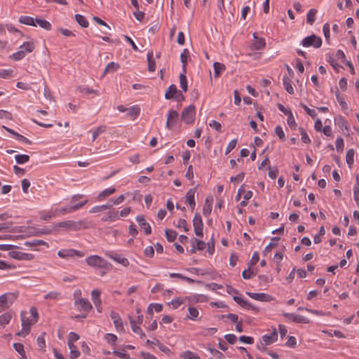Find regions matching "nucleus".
<instances>
[{
    "instance_id": "obj_1",
    "label": "nucleus",
    "mask_w": 359,
    "mask_h": 359,
    "mask_svg": "<svg viewBox=\"0 0 359 359\" xmlns=\"http://www.w3.org/2000/svg\"><path fill=\"white\" fill-rule=\"evenodd\" d=\"M29 311V317H27V312H21L20 316L22 320V330L17 333L18 336H22L25 337L26 335H27L30 332L32 325H33L38 321L39 314L37 309L35 307H32Z\"/></svg>"
},
{
    "instance_id": "obj_2",
    "label": "nucleus",
    "mask_w": 359,
    "mask_h": 359,
    "mask_svg": "<svg viewBox=\"0 0 359 359\" xmlns=\"http://www.w3.org/2000/svg\"><path fill=\"white\" fill-rule=\"evenodd\" d=\"M88 227V226L84 220H80L79 222L67 220L57 222L55 224V228H62L67 231H79L81 229H86Z\"/></svg>"
},
{
    "instance_id": "obj_3",
    "label": "nucleus",
    "mask_w": 359,
    "mask_h": 359,
    "mask_svg": "<svg viewBox=\"0 0 359 359\" xmlns=\"http://www.w3.org/2000/svg\"><path fill=\"white\" fill-rule=\"evenodd\" d=\"M34 48L35 45L32 41L25 42L19 47V50L10 55L9 57L15 61L21 60L27 54L32 53Z\"/></svg>"
},
{
    "instance_id": "obj_4",
    "label": "nucleus",
    "mask_w": 359,
    "mask_h": 359,
    "mask_svg": "<svg viewBox=\"0 0 359 359\" xmlns=\"http://www.w3.org/2000/svg\"><path fill=\"white\" fill-rule=\"evenodd\" d=\"M86 264L92 267L108 269L109 264L102 257L98 255H90L86 259Z\"/></svg>"
},
{
    "instance_id": "obj_5",
    "label": "nucleus",
    "mask_w": 359,
    "mask_h": 359,
    "mask_svg": "<svg viewBox=\"0 0 359 359\" xmlns=\"http://www.w3.org/2000/svg\"><path fill=\"white\" fill-rule=\"evenodd\" d=\"M18 294L14 292L5 293L0 296V308L4 310L10 307L16 300Z\"/></svg>"
},
{
    "instance_id": "obj_6",
    "label": "nucleus",
    "mask_w": 359,
    "mask_h": 359,
    "mask_svg": "<svg viewBox=\"0 0 359 359\" xmlns=\"http://www.w3.org/2000/svg\"><path fill=\"white\" fill-rule=\"evenodd\" d=\"M322 43L321 38L315 34L306 36L302 41V45L305 48L313 46L315 48H318L322 46Z\"/></svg>"
},
{
    "instance_id": "obj_7",
    "label": "nucleus",
    "mask_w": 359,
    "mask_h": 359,
    "mask_svg": "<svg viewBox=\"0 0 359 359\" xmlns=\"http://www.w3.org/2000/svg\"><path fill=\"white\" fill-rule=\"evenodd\" d=\"M195 109V106L193 104L187 107L182 112L181 117L182 121L187 124L193 123L196 114Z\"/></svg>"
},
{
    "instance_id": "obj_8",
    "label": "nucleus",
    "mask_w": 359,
    "mask_h": 359,
    "mask_svg": "<svg viewBox=\"0 0 359 359\" xmlns=\"http://www.w3.org/2000/svg\"><path fill=\"white\" fill-rule=\"evenodd\" d=\"M85 252L74 249H62L57 252V255L60 258L66 259L68 257H73L77 256L79 257H83L85 256Z\"/></svg>"
},
{
    "instance_id": "obj_9",
    "label": "nucleus",
    "mask_w": 359,
    "mask_h": 359,
    "mask_svg": "<svg viewBox=\"0 0 359 359\" xmlns=\"http://www.w3.org/2000/svg\"><path fill=\"white\" fill-rule=\"evenodd\" d=\"M88 201L81 202L69 207H63L62 208L56 209L55 212L57 214L65 215L66 213H71L75 210L81 208L87 203Z\"/></svg>"
},
{
    "instance_id": "obj_10",
    "label": "nucleus",
    "mask_w": 359,
    "mask_h": 359,
    "mask_svg": "<svg viewBox=\"0 0 359 359\" xmlns=\"http://www.w3.org/2000/svg\"><path fill=\"white\" fill-rule=\"evenodd\" d=\"M74 305L79 306V309L80 311H83L86 313H88L93 309L90 302L86 298H79L76 299Z\"/></svg>"
},
{
    "instance_id": "obj_11",
    "label": "nucleus",
    "mask_w": 359,
    "mask_h": 359,
    "mask_svg": "<svg viewBox=\"0 0 359 359\" xmlns=\"http://www.w3.org/2000/svg\"><path fill=\"white\" fill-rule=\"evenodd\" d=\"M9 256L18 260H32L34 256L30 253H25L19 251H11Z\"/></svg>"
},
{
    "instance_id": "obj_12",
    "label": "nucleus",
    "mask_w": 359,
    "mask_h": 359,
    "mask_svg": "<svg viewBox=\"0 0 359 359\" xmlns=\"http://www.w3.org/2000/svg\"><path fill=\"white\" fill-rule=\"evenodd\" d=\"M106 256H107L108 257L111 258V259L114 260L115 262L122 264L123 266H127L129 265V262L128 260L125 258V257H123L121 255L119 254H117V253H114L113 252H111V251H108L105 253Z\"/></svg>"
},
{
    "instance_id": "obj_13",
    "label": "nucleus",
    "mask_w": 359,
    "mask_h": 359,
    "mask_svg": "<svg viewBox=\"0 0 359 359\" xmlns=\"http://www.w3.org/2000/svg\"><path fill=\"white\" fill-rule=\"evenodd\" d=\"M283 316L297 323H309V320L304 316L295 313H284Z\"/></svg>"
},
{
    "instance_id": "obj_14",
    "label": "nucleus",
    "mask_w": 359,
    "mask_h": 359,
    "mask_svg": "<svg viewBox=\"0 0 359 359\" xmlns=\"http://www.w3.org/2000/svg\"><path fill=\"white\" fill-rule=\"evenodd\" d=\"M136 221L138 222L140 226L144 229L146 235H149L151 233V229L149 223L144 219V215H138L136 217Z\"/></svg>"
},
{
    "instance_id": "obj_15",
    "label": "nucleus",
    "mask_w": 359,
    "mask_h": 359,
    "mask_svg": "<svg viewBox=\"0 0 359 359\" xmlns=\"http://www.w3.org/2000/svg\"><path fill=\"white\" fill-rule=\"evenodd\" d=\"M196 190V187L190 189L186 194L185 198L186 201L189 203L191 210L193 211L196 206V202L194 199V195Z\"/></svg>"
},
{
    "instance_id": "obj_16",
    "label": "nucleus",
    "mask_w": 359,
    "mask_h": 359,
    "mask_svg": "<svg viewBox=\"0 0 359 359\" xmlns=\"http://www.w3.org/2000/svg\"><path fill=\"white\" fill-rule=\"evenodd\" d=\"M110 317L113 320L114 324L117 331H122L123 330V325L121 318H120L118 313L111 311Z\"/></svg>"
},
{
    "instance_id": "obj_17",
    "label": "nucleus",
    "mask_w": 359,
    "mask_h": 359,
    "mask_svg": "<svg viewBox=\"0 0 359 359\" xmlns=\"http://www.w3.org/2000/svg\"><path fill=\"white\" fill-rule=\"evenodd\" d=\"M262 340L265 345L271 344L278 340V332L276 329H273L270 334H264L262 336Z\"/></svg>"
},
{
    "instance_id": "obj_18",
    "label": "nucleus",
    "mask_w": 359,
    "mask_h": 359,
    "mask_svg": "<svg viewBox=\"0 0 359 359\" xmlns=\"http://www.w3.org/2000/svg\"><path fill=\"white\" fill-rule=\"evenodd\" d=\"M213 202L212 196H208L205 200V203L203 208V213L205 217L210 215L212 211V205Z\"/></svg>"
},
{
    "instance_id": "obj_19",
    "label": "nucleus",
    "mask_w": 359,
    "mask_h": 359,
    "mask_svg": "<svg viewBox=\"0 0 359 359\" xmlns=\"http://www.w3.org/2000/svg\"><path fill=\"white\" fill-rule=\"evenodd\" d=\"M140 114V108L137 105H134L128 108L126 115L130 116L131 120H135Z\"/></svg>"
},
{
    "instance_id": "obj_20",
    "label": "nucleus",
    "mask_w": 359,
    "mask_h": 359,
    "mask_svg": "<svg viewBox=\"0 0 359 359\" xmlns=\"http://www.w3.org/2000/svg\"><path fill=\"white\" fill-rule=\"evenodd\" d=\"M190 57L189 51L188 49L184 48L180 55V60L182 64V71L187 72V65L188 59Z\"/></svg>"
},
{
    "instance_id": "obj_21",
    "label": "nucleus",
    "mask_w": 359,
    "mask_h": 359,
    "mask_svg": "<svg viewBox=\"0 0 359 359\" xmlns=\"http://www.w3.org/2000/svg\"><path fill=\"white\" fill-rule=\"evenodd\" d=\"M147 63H148V70L150 72H154L156 69V61L154 58V53L152 51H149L147 53Z\"/></svg>"
},
{
    "instance_id": "obj_22",
    "label": "nucleus",
    "mask_w": 359,
    "mask_h": 359,
    "mask_svg": "<svg viewBox=\"0 0 359 359\" xmlns=\"http://www.w3.org/2000/svg\"><path fill=\"white\" fill-rule=\"evenodd\" d=\"M253 37L255 41L253 43L255 50H262L266 46L265 39L264 38H259L257 36L256 33L253 34Z\"/></svg>"
},
{
    "instance_id": "obj_23",
    "label": "nucleus",
    "mask_w": 359,
    "mask_h": 359,
    "mask_svg": "<svg viewBox=\"0 0 359 359\" xmlns=\"http://www.w3.org/2000/svg\"><path fill=\"white\" fill-rule=\"evenodd\" d=\"M100 291L99 290H93L91 292L92 300L95 306V307H100L102 304V301L100 299Z\"/></svg>"
},
{
    "instance_id": "obj_24",
    "label": "nucleus",
    "mask_w": 359,
    "mask_h": 359,
    "mask_svg": "<svg viewBox=\"0 0 359 359\" xmlns=\"http://www.w3.org/2000/svg\"><path fill=\"white\" fill-rule=\"evenodd\" d=\"M13 313L8 311L0 316V327H5L12 318Z\"/></svg>"
},
{
    "instance_id": "obj_25",
    "label": "nucleus",
    "mask_w": 359,
    "mask_h": 359,
    "mask_svg": "<svg viewBox=\"0 0 359 359\" xmlns=\"http://www.w3.org/2000/svg\"><path fill=\"white\" fill-rule=\"evenodd\" d=\"M118 219H119L118 212L116 211V210H113V211L109 212L106 215H104L102 218V220L104 221V222H107V221L114 222Z\"/></svg>"
},
{
    "instance_id": "obj_26",
    "label": "nucleus",
    "mask_w": 359,
    "mask_h": 359,
    "mask_svg": "<svg viewBox=\"0 0 359 359\" xmlns=\"http://www.w3.org/2000/svg\"><path fill=\"white\" fill-rule=\"evenodd\" d=\"M247 294L253 299L264 302L267 301L268 295L265 293L247 292Z\"/></svg>"
},
{
    "instance_id": "obj_27",
    "label": "nucleus",
    "mask_w": 359,
    "mask_h": 359,
    "mask_svg": "<svg viewBox=\"0 0 359 359\" xmlns=\"http://www.w3.org/2000/svg\"><path fill=\"white\" fill-rule=\"evenodd\" d=\"M213 67L215 77H219L221 73L226 69V67L224 64L217 62H214Z\"/></svg>"
},
{
    "instance_id": "obj_28",
    "label": "nucleus",
    "mask_w": 359,
    "mask_h": 359,
    "mask_svg": "<svg viewBox=\"0 0 359 359\" xmlns=\"http://www.w3.org/2000/svg\"><path fill=\"white\" fill-rule=\"evenodd\" d=\"M69 348L70 349V358L76 359L80 355V351L77 349L76 346L71 342H67Z\"/></svg>"
},
{
    "instance_id": "obj_29",
    "label": "nucleus",
    "mask_w": 359,
    "mask_h": 359,
    "mask_svg": "<svg viewBox=\"0 0 359 359\" xmlns=\"http://www.w3.org/2000/svg\"><path fill=\"white\" fill-rule=\"evenodd\" d=\"M111 207H112V203H111V200L108 203H107L106 204L93 207L90 210V212L93 213V212H101V211L105 210L107 209H109Z\"/></svg>"
},
{
    "instance_id": "obj_30",
    "label": "nucleus",
    "mask_w": 359,
    "mask_h": 359,
    "mask_svg": "<svg viewBox=\"0 0 359 359\" xmlns=\"http://www.w3.org/2000/svg\"><path fill=\"white\" fill-rule=\"evenodd\" d=\"M178 118V113L176 111L171 110L168 113V118H167V126L168 127L170 126V125L175 123V121Z\"/></svg>"
},
{
    "instance_id": "obj_31",
    "label": "nucleus",
    "mask_w": 359,
    "mask_h": 359,
    "mask_svg": "<svg viewBox=\"0 0 359 359\" xmlns=\"http://www.w3.org/2000/svg\"><path fill=\"white\" fill-rule=\"evenodd\" d=\"M19 22L27 25L36 26L35 20L32 17L25 15L21 16L19 18Z\"/></svg>"
},
{
    "instance_id": "obj_32",
    "label": "nucleus",
    "mask_w": 359,
    "mask_h": 359,
    "mask_svg": "<svg viewBox=\"0 0 359 359\" xmlns=\"http://www.w3.org/2000/svg\"><path fill=\"white\" fill-rule=\"evenodd\" d=\"M186 73L182 71V72L180 74V87L182 88V90L184 92H187L188 90V86H187V80L186 76Z\"/></svg>"
},
{
    "instance_id": "obj_33",
    "label": "nucleus",
    "mask_w": 359,
    "mask_h": 359,
    "mask_svg": "<svg viewBox=\"0 0 359 359\" xmlns=\"http://www.w3.org/2000/svg\"><path fill=\"white\" fill-rule=\"evenodd\" d=\"M283 81V86H284L285 89L286 90V91L291 95L294 94V89L291 85V81L290 80V79L287 78V76H284Z\"/></svg>"
},
{
    "instance_id": "obj_34",
    "label": "nucleus",
    "mask_w": 359,
    "mask_h": 359,
    "mask_svg": "<svg viewBox=\"0 0 359 359\" xmlns=\"http://www.w3.org/2000/svg\"><path fill=\"white\" fill-rule=\"evenodd\" d=\"M317 13V10L312 8L311 9L306 15V22L309 25H313L316 20V15Z\"/></svg>"
},
{
    "instance_id": "obj_35",
    "label": "nucleus",
    "mask_w": 359,
    "mask_h": 359,
    "mask_svg": "<svg viewBox=\"0 0 359 359\" xmlns=\"http://www.w3.org/2000/svg\"><path fill=\"white\" fill-rule=\"evenodd\" d=\"M118 67H119V65L117 63H115L114 62L109 63L105 67L103 76L109 72H114L115 71H116L118 69Z\"/></svg>"
},
{
    "instance_id": "obj_36",
    "label": "nucleus",
    "mask_w": 359,
    "mask_h": 359,
    "mask_svg": "<svg viewBox=\"0 0 359 359\" xmlns=\"http://www.w3.org/2000/svg\"><path fill=\"white\" fill-rule=\"evenodd\" d=\"M35 23H37L39 27L46 30L51 29V24L46 20H42L39 18L35 19Z\"/></svg>"
},
{
    "instance_id": "obj_37",
    "label": "nucleus",
    "mask_w": 359,
    "mask_h": 359,
    "mask_svg": "<svg viewBox=\"0 0 359 359\" xmlns=\"http://www.w3.org/2000/svg\"><path fill=\"white\" fill-rule=\"evenodd\" d=\"M75 19L81 27H87L88 26V22L85 16L80 14H76L75 15Z\"/></svg>"
},
{
    "instance_id": "obj_38",
    "label": "nucleus",
    "mask_w": 359,
    "mask_h": 359,
    "mask_svg": "<svg viewBox=\"0 0 359 359\" xmlns=\"http://www.w3.org/2000/svg\"><path fill=\"white\" fill-rule=\"evenodd\" d=\"M354 150L353 149H351L347 151L346 156V163L348 165L349 168L352 166L354 162Z\"/></svg>"
},
{
    "instance_id": "obj_39",
    "label": "nucleus",
    "mask_w": 359,
    "mask_h": 359,
    "mask_svg": "<svg viewBox=\"0 0 359 359\" xmlns=\"http://www.w3.org/2000/svg\"><path fill=\"white\" fill-rule=\"evenodd\" d=\"M15 159L18 164H24L29 161V156L27 154H17Z\"/></svg>"
},
{
    "instance_id": "obj_40",
    "label": "nucleus",
    "mask_w": 359,
    "mask_h": 359,
    "mask_svg": "<svg viewBox=\"0 0 359 359\" xmlns=\"http://www.w3.org/2000/svg\"><path fill=\"white\" fill-rule=\"evenodd\" d=\"M106 128H107L106 126L102 125V126L97 127L96 129H95L93 131V137H92L93 142L95 141L100 134L104 133L106 130Z\"/></svg>"
},
{
    "instance_id": "obj_41",
    "label": "nucleus",
    "mask_w": 359,
    "mask_h": 359,
    "mask_svg": "<svg viewBox=\"0 0 359 359\" xmlns=\"http://www.w3.org/2000/svg\"><path fill=\"white\" fill-rule=\"evenodd\" d=\"M154 310L157 311V303H151L147 311L146 318L151 319L154 315Z\"/></svg>"
},
{
    "instance_id": "obj_42",
    "label": "nucleus",
    "mask_w": 359,
    "mask_h": 359,
    "mask_svg": "<svg viewBox=\"0 0 359 359\" xmlns=\"http://www.w3.org/2000/svg\"><path fill=\"white\" fill-rule=\"evenodd\" d=\"M176 92H177V87L173 84L170 85V87L168 88V90L165 93V99L168 100L170 98H173L175 93H176Z\"/></svg>"
},
{
    "instance_id": "obj_43",
    "label": "nucleus",
    "mask_w": 359,
    "mask_h": 359,
    "mask_svg": "<svg viewBox=\"0 0 359 359\" xmlns=\"http://www.w3.org/2000/svg\"><path fill=\"white\" fill-rule=\"evenodd\" d=\"M116 191V189L114 187L108 188L100 192L97 196L99 199L105 198L113 194Z\"/></svg>"
},
{
    "instance_id": "obj_44",
    "label": "nucleus",
    "mask_w": 359,
    "mask_h": 359,
    "mask_svg": "<svg viewBox=\"0 0 359 359\" xmlns=\"http://www.w3.org/2000/svg\"><path fill=\"white\" fill-rule=\"evenodd\" d=\"M217 332V329L215 327L210 328H203L200 332V334L204 337L213 335Z\"/></svg>"
},
{
    "instance_id": "obj_45",
    "label": "nucleus",
    "mask_w": 359,
    "mask_h": 359,
    "mask_svg": "<svg viewBox=\"0 0 359 359\" xmlns=\"http://www.w3.org/2000/svg\"><path fill=\"white\" fill-rule=\"evenodd\" d=\"M177 236V233L175 231L171 229L165 230V237L169 242L174 241Z\"/></svg>"
},
{
    "instance_id": "obj_46",
    "label": "nucleus",
    "mask_w": 359,
    "mask_h": 359,
    "mask_svg": "<svg viewBox=\"0 0 359 359\" xmlns=\"http://www.w3.org/2000/svg\"><path fill=\"white\" fill-rule=\"evenodd\" d=\"M47 243L45 241H43L42 240H37V239L33 240L32 241H27L25 243V245L26 246H28V247H35V246H38V245H45Z\"/></svg>"
},
{
    "instance_id": "obj_47",
    "label": "nucleus",
    "mask_w": 359,
    "mask_h": 359,
    "mask_svg": "<svg viewBox=\"0 0 359 359\" xmlns=\"http://www.w3.org/2000/svg\"><path fill=\"white\" fill-rule=\"evenodd\" d=\"M130 323L133 329V331L137 334H141L142 336H144V334L142 333L141 328L137 325L135 320H134L132 317H130Z\"/></svg>"
},
{
    "instance_id": "obj_48",
    "label": "nucleus",
    "mask_w": 359,
    "mask_h": 359,
    "mask_svg": "<svg viewBox=\"0 0 359 359\" xmlns=\"http://www.w3.org/2000/svg\"><path fill=\"white\" fill-rule=\"evenodd\" d=\"M193 225L194 226H203V223L202 218L199 213L196 212L194 215V219H193Z\"/></svg>"
},
{
    "instance_id": "obj_49",
    "label": "nucleus",
    "mask_w": 359,
    "mask_h": 359,
    "mask_svg": "<svg viewBox=\"0 0 359 359\" xmlns=\"http://www.w3.org/2000/svg\"><path fill=\"white\" fill-rule=\"evenodd\" d=\"M188 311L189 313V318L191 320H196L197 317L198 316V311L196 308L190 306L188 309Z\"/></svg>"
},
{
    "instance_id": "obj_50",
    "label": "nucleus",
    "mask_w": 359,
    "mask_h": 359,
    "mask_svg": "<svg viewBox=\"0 0 359 359\" xmlns=\"http://www.w3.org/2000/svg\"><path fill=\"white\" fill-rule=\"evenodd\" d=\"M300 106L305 110L306 114L313 118H314L317 116L316 111L314 109H311L310 108H309L305 104L301 103Z\"/></svg>"
},
{
    "instance_id": "obj_51",
    "label": "nucleus",
    "mask_w": 359,
    "mask_h": 359,
    "mask_svg": "<svg viewBox=\"0 0 359 359\" xmlns=\"http://www.w3.org/2000/svg\"><path fill=\"white\" fill-rule=\"evenodd\" d=\"M60 292H57L55 291H52V292H50L48 294H46L44 296V299H57L60 297Z\"/></svg>"
},
{
    "instance_id": "obj_52",
    "label": "nucleus",
    "mask_w": 359,
    "mask_h": 359,
    "mask_svg": "<svg viewBox=\"0 0 359 359\" xmlns=\"http://www.w3.org/2000/svg\"><path fill=\"white\" fill-rule=\"evenodd\" d=\"M259 253L257 252H255L252 255L250 261L248 264V265L249 266V269H250L253 265L256 264L259 261Z\"/></svg>"
},
{
    "instance_id": "obj_53",
    "label": "nucleus",
    "mask_w": 359,
    "mask_h": 359,
    "mask_svg": "<svg viewBox=\"0 0 359 359\" xmlns=\"http://www.w3.org/2000/svg\"><path fill=\"white\" fill-rule=\"evenodd\" d=\"M336 97H337V101L339 102L340 104V106L344 109H346L348 108V104H346V102L344 100V98L340 96V94L339 93V90H337L336 93Z\"/></svg>"
},
{
    "instance_id": "obj_54",
    "label": "nucleus",
    "mask_w": 359,
    "mask_h": 359,
    "mask_svg": "<svg viewBox=\"0 0 359 359\" xmlns=\"http://www.w3.org/2000/svg\"><path fill=\"white\" fill-rule=\"evenodd\" d=\"M299 130H300L301 135H302V137H301L302 141L306 144L310 143L311 140H310L309 135H307L306 130L302 128H300Z\"/></svg>"
},
{
    "instance_id": "obj_55",
    "label": "nucleus",
    "mask_w": 359,
    "mask_h": 359,
    "mask_svg": "<svg viewBox=\"0 0 359 359\" xmlns=\"http://www.w3.org/2000/svg\"><path fill=\"white\" fill-rule=\"evenodd\" d=\"M275 133L278 136L281 140H285L284 131L280 126H277L275 128Z\"/></svg>"
},
{
    "instance_id": "obj_56",
    "label": "nucleus",
    "mask_w": 359,
    "mask_h": 359,
    "mask_svg": "<svg viewBox=\"0 0 359 359\" xmlns=\"http://www.w3.org/2000/svg\"><path fill=\"white\" fill-rule=\"evenodd\" d=\"M328 62H330V65L333 67V69L337 72H339L340 69L342 68V67L340 65H339L336 62V60L331 56L329 57Z\"/></svg>"
},
{
    "instance_id": "obj_57",
    "label": "nucleus",
    "mask_w": 359,
    "mask_h": 359,
    "mask_svg": "<svg viewBox=\"0 0 359 359\" xmlns=\"http://www.w3.org/2000/svg\"><path fill=\"white\" fill-rule=\"evenodd\" d=\"M269 177L273 180L276 179L277 177V175L278 173V170L277 168H271L269 165Z\"/></svg>"
},
{
    "instance_id": "obj_58",
    "label": "nucleus",
    "mask_w": 359,
    "mask_h": 359,
    "mask_svg": "<svg viewBox=\"0 0 359 359\" xmlns=\"http://www.w3.org/2000/svg\"><path fill=\"white\" fill-rule=\"evenodd\" d=\"M238 339L241 342L248 344H252L254 343V339L252 337L242 335L239 337Z\"/></svg>"
},
{
    "instance_id": "obj_59",
    "label": "nucleus",
    "mask_w": 359,
    "mask_h": 359,
    "mask_svg": "<svg viewBox=\"0 0 359 359\" xmlns=\"http://www.w3.org/2000/svg\"><path fill=\"white\" fill-rule=\"evenodd\" d=\"M46 333L43 332L41 335H39L37 338V344L41 348H43L46 346V341H45V336Z\"/></svg>"
},
{
    "instance_id": "obj_60",
    "label": "nucleus",
    "mask_w": 359,
    "mask_h": 359,
    "mask_svg": "<svg viewBox=\"0 0 359 359\" xmlns=\"http://www.w3.org/2000/svg\"><path fill=\"white\" fill-rule=\"evenodd\" d=\"M192 242L196 243V247L198 250H203L206 246V243L205 242L197 238H194Z\"/></svg>"
},
{
    "instance_id": "obj_61",
    "label": "nucleus",
    "mask_w": 359,
    "mask_h": 359,
    "mask_svg": "<svg viewBox=\"0 0 359 359\" xmlns=\"http://www.w3.org/2000/svg\"><path fill=\"white\" fill-rule=\"evenodd\" d=\"M236 144H237V140L236 139H233L227 145L226 147V151H225V154H228L229 153H230L236 146Z\"/></svg>"
},
{
    "instance_id": "obj_62",
    "label": "nucleus",
    "mask_w": 359,
    "mask_h": 359,
    "mask_svg": "<svg viewBox=\"0 0 359 359\" xmlns=\"http://www.w3.org/2000/svg\"><path fill=\"white\" fill-rule=\"evenodd\" d=\"M255 275H256V272L250 271V269H249V268L246 270H244L242 273V277L244 279H250Z\"/></svg>"
},
{
    "instance_id": "obj_63",
    "label": "nucleus",
    "mask_w": 359,
    "mask_h": 359,
    "mask_svg": "<svg viewBox=\"0 0 359 359\" xmlns=\"http://www.w3.org/2000/svg\"><path fill=\"white\" fill-rule=\"evenodd\" d=\"M182 357L184 359L196 358V354L190 351H186L182 354Z\"/></svg>"
},
{
    "instance_id": "obj_64",
    "label": "nucleus",
    "mask_w": 359,
    "mask_h": 359,
    "mask_svg": "<svg viewBox=\"0 0 359 359\" xmlns=\"http://www.w3.org/2000/svg\"><path fill=\"white\" fill-rule=\"evenodd\" d=\"M224 338L230 344H234L237 339L236 336L233 334H227L224 335Z\"/></svg>"
}]
</instances>
